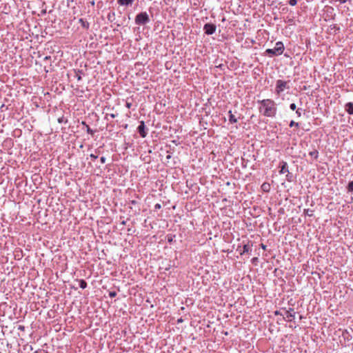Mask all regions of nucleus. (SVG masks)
<instances>
[{"instance_id": "f257e3e1", "label": "nucleus", "mask_w": 353, "mask_h": 353, "mask_svg": "<svg viewBox=\"0 0 353 353\" xmlns=\"http://www.w3.org/2000/svg\"><path fill=\"white\" fill-rule=\"evenodd\" d=\"M260 104L259 108V112L267 117L274 118L276 115L277 108L276 103L270 99L258 101Z\"/></svg>"}, {"instance_id": "f03ea898", "label": "nucleus", "mask_w": 353, "mask_h": 353, "mask_svg": "<svg viewBox=\"0 0 353 353\" xmlns=\"http://www.w3.org/2000/svg\"><path fill=\"white\" fill-rule=\"evenodd\" d=\"M285 47L281 41H277L274 48H268L265 50V54L272 57L274 56H279L283 54Z\"/></svg>"}, {"instance_id": "7ed1b4c3", "label": "nucleus", "mask_w": 353, "mask_h": 353, "mask_svg": "<svg viewBox=\"0 0 353 353\" xmlns=\"http://www.w3.org/2000/svg\"><path fill=\"white\" fill-rule=\"evenodd\" d=\"M289 88L290 86L288 85V82L283 81L281 79H278L276 81L275 88V92L276 93V94L279 95L285 90Z\"/></svg>"}, {"instance_id": "20e7f679", "label": "nucleus", "mask_w": 353, "mask_h": 353, "mask_svg": "<svg viewBox=\"0 0 353 353\" xmlns=\"http://www.w3.org/2000/svg\"><path fill=\"white\" fill-rule=\"evenodd\" d=\"M148 14L144 12L138 14L135 17V23L137 25H144L149 22Z\"/></svg>"}, {"instance_id": "39448f33", "label": "nucleus", "mask_w": 353, "mask_h": 353, "mask_svg": "<svg viewBox=\"0 0 353 353\" xmlns=\"http://www.w3.org/2000/svg\"><path fill=\"white\" fill-rule=\"evenodd\" d=\"M281 310L285 311L283 319L287 321L291 322L294 319L296 312H294V308L290 307L288 310L281 308Z\"/></svg>"}, {"instance_id": "423d86ee", "label": "nucleus", "mask_w": 353, "mask_h": 353, "mask_svg": "<svg viewBox=\"0 0 353 353\" xmlns=\"http://www.w3.org/2000/svg\"><path fill=\"white\" fill-rule=\"evenodd\" d=\"M216 30V26L214 23H208L203 26L204 33L207 35L213 34Z\"/></svg>"}, {"instance_id": "0eeeda50", "label": "nucleus", "mask_w": 353, "mask_h": 353, "mask_svg": "<svg viewBox=\"0 0 353 353\" xmlns=\"http://www.w3.org/2000/svg\"><path fill=\"white\" fill-rule=\"evenodd\" d=\"M137 130L141 137L145 138L147 136V132L145 131V125L144 121H141L140 122V125H139Z\"/></svg>"}, {"instance_id": "6e6552de", "label": "nucleus", "mask_w": 353, "mask_h": 353, "mask_svg": "<svg viewBox=\"0 0 353 353\" xmlns=\"http://www.w3.org/2000/svg\"><path fill=\"white\" fill-rule=\"evenodd\" d=\"M279 167L281 168V169L279 170V174H283L288 172V171H289L288 165V163L286 161H282L280 163V166Z\"/></svg>"}, {"instance_id": "1a4fd4ad", "label": "nucleus", "mask_w": 353, "mask_h": 353, "mask_svg": "<svg viewBox=\"0 0 353 353\" xmlns=\"http://www.w3.org/2000/svg\"><path fill=\"white\" fill-rule=\"evenodd\" d=\"M328 30L330 31V33L336 34V33L339 32L340 27L337 24L334 23V24H331L329 26Z\"/></svg>"}, {"instance_id": "9d476101", "label": "nucleus", "mask_w": 353, "mask_h": 353, "mask_svg": "<svg viewBox=\"0 0 353 353\" xmlns=\"http://www.w3.org/2000/svg\"><path fill=\"white\" fill-rule=\"evenodd\" d=\"M252 246V243H251V245H250V242L247 244H245L243 246L242 250L240 252V254L243 255L245 253H249L251 251V247Z\"/></svg>"}, {"instance_id": "9b49d317", "label": "nucleus", "mask_w": 353, "mask_h": 353, "mask_svg": "<svg viewBox=\"0 0 353 353\" xmlns=\"http://www.w3.org/2000/svg\"><path fill=\"white\" fill-rule=\"evenodd\" d=\"M345 110L349 114H353V102H348L345 105Z\"/></svg>"}, {"instance_id": "f8f14e48", "label": "nucleus", "mask_w": 353, "mask_h": 353, "mask_svg": "<svg viewBox=\"0 0 353 353\" xmlns=\"http://www.w3.org/2000/svg\"><path fill=\"white\" fill-rule=\"evenodd\" d=\"M228 116H229V122L232 124L235 123L237 122L236 118L234 117V115L232 114V110L228 111Z\"/></svg>"}, {"instance_id": "ddd939ff", "label": "nucleus", "mask_w": 353, "mask_h": 353, "mask_svg": "<svg viewBox=\"0 0 353 353\" xmlns=\"http://www.w3.org/2000/svg\"><path fill=\"white\" fill-rule=\"evenodd\" d=\"M134 0H118V3L121 6H128L132 3Z\"/></svg>"}, {"instance_id": "4468645a", "label": "nucleus", "mask_w": 353, "mask_h": 353, "mask_svg": "<svg viewBox=\"0 0 353 353\" xmlns=\"http://www.w3.org/2000/svg\"><path fill=\"white\" fill-rule=\"evenodd\" d=\"M261 189L265 192H268L270 190V185L268 183H263L261 185Z\"/></svg>"}, {"instance_id": "2eb2a0df", "label": "nucleus", "mask_w": 353, "mask_h": 353, "mask_svg": "<svg viewBox=\"0 0 353 353\" xmlns=\"http://www.w3.org/2000/svg\"><path fill=\"white\" fill-rule=\"evenodd\" d=\"M309 155L313 157L314 159H317L319 157V152L317 150H313L309 152Z\"/></svg>"}, {"instance_id": "dca6fc26", "label": "nucleus", "mask_w": 353, "mask_h": 353, "mask_svg": "<svg viewBox=\"0 0 353 353\" xmlns=\"http://www.w3.org/2000/svg\"><path fill=\"white\" fill-rule=\"evenodd\" d=\"M303 213L306 216H312L314 215V210L311 209H304Z\"/></svg>"}, {"instance_id": "f3484780", "label": "nucleus", "mask_w": 353, "mask_h": 353, "mask_svg": "<svg viewBox=\"0 0 353 353\" xmlns=\"http://www.w3.org/2000/svg\"><path fill=\"white\" fill-rule=\"evenodd\" d=\"M79 287L82 289H85L87 287V283L83 279L79 280Z\"/></svg>"}, {"instance_id": "a211bd4d", "label": "nucleus", "mask_w": 353, "mask_h": 353, "mask_svg": "<svg viewBox=\"0 0 353 353\" xmlns=\"http://www.w3.org/2000/svg\"><path fill=\"white\" fill-rule=\"evenodd\" d=\"M347 190L348 192H353V181L349 182L347 187Z\"/></svg>"}, {"instance_id": "6ab92c4d", "label": "nucleus", "mask_w": 353, "mask_h": 353, "mask_svg": "<svg viewBox=\"0 0 353 353\" xmlns=\"http://www.w3.org/2000/svg\"><path fill=\"white\" fill-rule=\"evenodd\" d=\"M289 126L290 128H292V127L299 128L300 123L298 122H295L294 121H291L289 123Z\"/></svg>"}, {"instance_id": "aec40b11", "label": "nucleus", "mask_w": 353, "mask_h": 353, "mask_svg": "<svg viewBox=\"0 0 353 353\" xmlns=\"http://www.w3.org/2000/svg\"><path fill=\"white\" fill-rule=\"evenodd\" d=\"M79 23L81 24V26L85 28H88L89 24L88 22L85 21L83 19H80L79 20Z\"/></svg>"}, {"instance_id": "412c9836", "label": "nucleus", "mask_w": 353, "mask_h": 353, "mask_svg": "<svg viewBox=\"0 0 353 353\" xmlns=\"http://www.w3.org/2000/svg\"><path fill=\"white\" fill-rule=\"evenodd\" d=\"M286 180L289 182H291L292 181V174L288 171L286 174Z\"/></svg>"}, {"instance_id": "4be33fe9", "label": "nucleus", "mask_w": 353, "mask_h": 353, "mask_svg": "<svg viewBox=\"0 0 353 353\" xmlns=\"http://www.w3.org/2000/svg\"><path fill=\"white\" fill-rule=\"evenodd\" d=\"M303 111V110L302 108H298L296 110V114L297 115L298 117H300L301 116Z\"/></svg>"}, {"instance_id": "5701e85b", "label": "nucleus", "mask_w": 353, "mask_h": 353, "mask_svg": "<svg viewBox=\"0 0 353 353\" xmlns=\"http://www.w3.org/2000/svg\"><path fill=\"white\" fill-rule=\"evenodd\" d=\"M75 77L77 78V81L81 80V72L80 71H78L76 72Z\"/></svg>"}, {"instance_id": "b1692460", "label": "nucleus", "mask_w": 353, "mask_h": 353, "mask_svg": "<svg viewBox=\"0 0 353 353\" xmlns=\"http://www.w3.org/2000/svg\"><path fill=\"white\" fill-rule=\"evenodd\" d=\"M86 131L88 134L92 135L94 134V131L88 125H86Z\"/></svg>"}, {"instance_id": "393cba45", "label": "nucleus", "mask_w": 353, "mask_h": 353, "mask_svg": "<svg viewBox=\"0 0 353 353\" xmlns=\"http://www.w3.org/2000/svg\"><path fill=\"white\" fill-rule=\"evenodd\" d=\"M297 1L298 0H290L289 1V4L291 6H294L296 5L297 3Z\"/></svg>"}, {"instance_id": "a878e982", "label": "nucleus", "mask_w": 353, "mask_h": 353, "mask_svg": "<svg viewBox=\"0 0 353 353\" xmlns=\"http://www.w3.org/2000/svg\"><path fill=\"white\" fill-rule=\"evenodd\" d=\"M258 261H259V259H258L257 257H254L251 260L252 263L254 264V265H256Z\"/></svg>"}, {"instance_id": "bb28decb", "label": "nucleus", "mask_w": 353, "mask_h": 353, "mask_svg": "<svg viewBox=\"0 0 353 353\" xmlns=\"http://www.w3.org/2000/svg\"><path fill=\"white\" fill-rule=\"evenodd\" d=\"M290 108L292 110H296V105L294 103H292L290 105Z\"/></svg>"}, {"instance_id": "cd10ccee", "label": "nucleus", "mask_w": 353, "mask_h": 353, "mask_svg": "<svg viewBox=\"0 0 353 353\" xmlns=\"http://www.w3.org/2000/svg\"><path fill=\"white\" fill-rule=\"evenodd\" d=\"M332 1L334 2H338L340 4H344L347 1V0H332Z\"/></svg>"}, {"instance_id": "c85d7f7f", "label": "nucleus", "mask_w": 353, "mask_h": 353, "mask_svg": "<svg viewBox=\"0 0 353 353\" xmlns=\"http://www.w3.org/2000/svg\"><path fill=\"white\" fill-rule=\"evenodd\" d=\"M274 315H276V316L281 315V316H284V314H283L282 312H281V311H280V310H276V311H274Z\"/></svg>"}, {"instance_id": "c756f323", "label": "nucleus", "mask_w": 353, "mask_h": 353, "mask_svg": "<svg viewBox=\"0 0 353 353\" xmlns=\"http://www.w3.org/2000/svg\"><path fill=\"white\" fill-rule=\"evenodd\" d=\"M116 295H117V293H116V292H114V291H113V292H110V293H109V296H110L111 298L116 296Z\"/></svg>"}, {"instance_id": "7c9ffc66", "label": "nucleus", "mask_w": 353, "mask_h": 353, "mask_svg": "<svg viewBox=\"0 0 353 353\" xmlns=\"http://www.w3.org/2000/svg\"><path fill=\"white\" fill-rule=\"evenodd\" d=\"M90 158H91V159H92L93 160H95V159H97L98 158V156H97V155H95V154H91L90 155Z\"/></svg>"}, {"instance_id": "2f4dec72", "label": "nucleus", "mask_w": 353, "mask_h": 353, "mask_svg": "<svg viewBox=\"0 0 353 353\" xmlns=\"http://www.w3.org/2000/svg\"><path fill=\"white\" fill-rule=\"evenodd\" d=\"M105 160H106V159H105V157H101V159H100V161H101V163L102 164H103V163H105Z\"/></svg>"}, {"instance_id": "473e14b6", "label": "nucleus", "mask_w": 353, "mask_h": 353, "mask_svg": "<svg viewBox=\"0 0 353 353\" xmlns=\"http://www.w3.org/2000/svg\"><path fill=\"white\" fill-rule=\"evenodd\" d=\"M216 67L221 70H224L225 65L223 64H219V65H216Z\"/></svg>"}, {"instance_id": "72a5a7b5", "label": "nucleus", "mask_w": 353, "mask_h": 353, "mask_svg": "<svg viewBox=\"0 0 353 353\" xmlns=\"http://www.w3.org/2000/svg\"><path fill=\"white\" fill-rule=\"evenodd\" d=\"M125 106H126V108H130L132 107V103H131V102H128V101H127V102H126V103H125Z\"/></svg>"}, {"instance_id": "f704fd0d", "label": "nucleus", "mask_w": 353, "mask_h": 353, "mask_svg": "<svg viewBox=\"0 0 353 353\" xmlns=\"http://www.w3.org/2000/svg\"><path fill=\"white\" fill-rule=\"evenodd\" d=\"M107 116H110L112 119H114L117 116V114L111 113V114H108Z\"/></svg>"}, {"instance_id": "c9c22d12", "label": "nucleus", "mask_w": 353, "mask_h": 353, "mask_svg": "<svg viewBox=\"0 0 353 353\" xmlns=\"http://www.w3.org/2000/svg\"><path fill=\"white\" fill-rule=\"evenodd\" d=\"M261 248L263 250H265V249H266V245H264V244H263V243H261Z\"/></svg>"}, {"instance_id": "e433bc0d", "label": "nucleus", "mask_w": 353, "mask_h": 353, "mask_svg": "<svg viewBox=\"0 0 353 353\" xmlns=\"http://www.w3.org/2000/svg\"><path fill=\"white\" fill-rule=\"evenodd\" d=\"M183 322L182 319H178V323Z\"/></svg>"}, {"instance_id": "4c0bfd02", "label": "nucleus", "mask_w": 353, "mask_h": 353, "mask_svg": "<svg viewBox=\"0 0 353 353\" xmlns=\"http://www.w3.org/2000/svg\"><path fill=\"white\" fill-rule=\"evenodd\" d=\"M160 207H161V205H160L159 204H157V205H155V208H159Z\"/></svg>"}, {"instance_id": "58836bf2", "label": "nucleus", "mask_w": 353, "mask_h": 353, "mask_svg": "<svg viewBox=\"0 0 353 353\" xmlns=\"http://www.w3.org/2000/svg\"><path fill=\"white\" fill-rule=\"evenodd\" d=\"M128 117H130V112H129V114H127Z\"/></svg>"}, {"instance_id": "ea45409f", "label": "nucleus", "mask_w": 353, "mask_h": 353, "mask_svg": "<svg viewBox=\"0 0 353 353\" xmlns=\"http://www.w3.org/2000/svg\"><path fill=\"white\" fill-rule=\"evenodd\" d=\"M62 121V119H59V122L61 123Z\"/></svg>"}]
</instances>
